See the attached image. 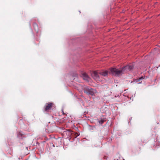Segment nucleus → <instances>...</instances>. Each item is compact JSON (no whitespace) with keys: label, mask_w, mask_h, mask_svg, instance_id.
Returning a JSON list of instances; mask_svg holds the SVG:
<instances>
[{"label":"nucleus","mask_w":160,"mask_h":160,"mask_svg":"<svg viewBox=\"0 0 160 160\" xmlns=\"http://www.w3.org/2000/svg\"><path fill=\"white\" fill-rule=\"evenodd\" d=\"M133 68L132 65H128L124 67L121 70L117 69L115 68L110 69V71L112 75L115 76H119L123 72H128Z\"/></svg>","instance_id":"nucleus-1"},{"label":"nucleus","mask_w":160,"mask_h":160,"mask_svg":"<svg viewBox=\"0 0 160 160\" xmlns=\"http://www.w3.org/2000/svg\"><path fill=\"white\" fill-rule=\"evenodd\" d=\"M91 76L95 80L97 81H100L99 80V76L98 75V73L97 71H93L91 73Z\"/></svg>","instance_id":"nucleus-2"},{"label":"nucleus","mask_w":160,"mask_h":160,"mask_svg":"<svg viewBox=\"0 0 160 160\" xmlns=\"http://www.w3.org/2000/svg\"><path fill=\"white\" fill-rule=\"evenodd\" d=\"M53 105V103L52 102H48V103H46L44 108H45V111H47L48 110H49L50 109H51Z\"/></svg>","instance_id":"nucleus-3"},{"label":"nucleus","mask_w":160,"mask_h":160,"mask_svg":"<svg viewBox=\"0 0 160 160\" xmlns=\"http://www.w3.org/2000/svg\"><path fill=\"white\" fill-rule=\"evenodd\" d=\"M85 92L88 94H90L93 95L94 94V90L91 88H88L86 89V91H84Z\"/></svg>","instance_id":"nucleus-4"},{"label":"nucleus","mask_w":160,"mask_h":160,"mask_svg":"<svg viewBox=\"0 0 160 160\" xmlns=\"http://www.w3.org/2000/svg\"><path fill=\"white\" fill-rule=\"evenodd\" d=\"M145 78V76H142L139 78L134 80V82L138 84H141L142 82V81Z\"/></svg>","instance_id":"nucleus-5"},{"label":"nucleus","mask_w":160,"mask_h":160,"mask_svg":"<svg viewBox=\"0 0 160 160\" xmlns=\"http://www.w3.org/2000/svg\"><path fill=\"white\" fill-rule=\"evenodd\" d=\"M82 77L83 79L87 81H89L90 79V78L86 73H83L82 74Z\"/></svg>","instance_id":"nucleus-6"},{"label":"nucleus","mask_w":160,"mask_h":160,"mask_svg":"<svg viewBox=\"0 0 160 160\" xmlns=\"http://www.w3.org/2000/svg\"><path fill=\"white\" fill-rule=\"evenodd\" d=\"M18 137L21 139H22L23 138L25 137L24 136V135L22 134L21 132H19L17 134Z\"/></svg>","instance_id":"nucleus-7"},{"label":"nucleus","mask_w":160,"mask_h":160,"mask_svg":"<svg viewBox=\"0 0 160 160\" xmlns=\"http://www.w3.org/2000/svg\"><path fill=\"white\" fill-rule=\"evenodd\" d=\"M108 71H105L100 72V74L102 75L103 76H105L108 75Z\"/></svg>","instance_id":"nucleus-8"},{"label":"nucleus","mask_w":160,"mask_h":160,"mask_svg":"<svg viewBox=\"0 0 160 160\" xmlns=\"http://www.w3.org/2000/svg\"><path fill=\"white\" fill-rule=\"evenodd\" d=\"M105 120L103 119H101L98 121V122L100 124H102L104 122Z\"/></svg>","instance_id":"nucleus-9"},{"label":"nucleus","mask_w":160,"mask_h":160,"mask_svg":"<svg viewBox=\"0 0 160 160\" xmlns=\"http://www.w3.org/2000/svg\"><path fill=\"white\" fill-rule=\"evenodd\" d=\"M34 26H36L37 27H38V25H37L36 24V23H35V24H34Z\"/></svg>","instance_id":"nucleus-10"}]
</instances>
